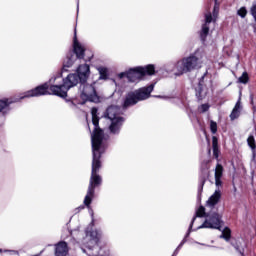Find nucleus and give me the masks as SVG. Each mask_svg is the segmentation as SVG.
I'll return each instance as SVG.
<instances>
[{
  "label": "nucleus",
  "instance_id": "1",
  "mask_svg": "<svg viewBox=\"0 0 256 256\" xmlns=\"http://www.w3.org/2000/svg\"><path fill=\"white\" fill-rule=\"evenodd\" d=\"M89 75H91V68L88 64H81L78 66L76 73L68 74L66 78L63 79L62 86H53L52 91H54V95H58L62 99L67 97V92L72 87H76L79 85L80 99L82 101L90 103H99V95L97 94V90L95 89V82L88 83L87 79H89Z\"/></svg>",
  "mask_w": 256,
  "mask_h": 256
},
{
  "label": "nucleus",
  "instance_id": "2",
  "mask_svg": "<svg viewBox=\"0 0 256 256\" xmlns=\"http://www.w3.org/2000/svg\"><path fill=\"white\" fill-rule=\"evenodd\" d=\"M103 153L104 150L103 146H101V136L94 135L92 138V171L88 191L84 198V205H86V207L91 205L93 197H95V188L103 183V179L98 174L101 169V155H103Z\"/></svg>",
  "mask_w": 256,
  "mask_h": 256
},
{
  "label": "nucleus",
  "instance_id": "3",
  "mask_svg": "<svg viewBox=\"0 0 256 256\" xmlns=\"http://www.w3.org/2000/svg\"><path fill=\"white\" fill-rule=\"evenodd\" d=\"M64 79L65 78H63V74L59 72L51 77L48 82H45L44 84L25 92L24 95L21 96L19 99L0 100V113H2V115H7V113H9V111L11 110L9 108V105H11V103H17V101L21 99H27L29 97H41L43 95H56V97H59L58 94H55L52 88L62 87Z\"/></svg>",
  "mask_w": 256,
  "mask_h": 256
},
{
  "label": "nucleus",
  "instance_id": "4",
  "mask_svg": "<svg viewBox=\"0 0 256 256\" xmlns=\"http://www.w3.org/2000/svg\"><path fill=\"white\" fill-rule=\"evenodd\" d=\"M201 65H203V56L201 55V51L196 50L194 53L180 59L176 63L166 64L162 70L168 75L181 77V75H185V73H191V71H195V69H201Z\"/></svg>",
  "mask_w": 256,
  "mask_h": 256
},
{
  "label": "nucleus",
  "instance_id": "5",
  "mask_svg": "<svg viewBox=\"0 0 256 256\" xmlns=\"http://www.w3.org/2000/svg\"><path fill=\"white\" fill-rule=\"evenodd\" d=\"M145 75H155V65L149 64L144 67L138 66L130 68L125 72L119 73L118 79H123L126 77V79H128V83H139V81H141Z\"/></svg>",
  "mask_w": 256,
  "mask_h": 256
},
{
  "label": "nucleus",
  "instance_id": "6",
  "mask_svg": "<svg viewBox=\"0 0 256 256\" xmlns=\"http://www.w3.org/2000/svg\"><path fill=\"white\" fill-rule=\"evenodd\" d=\"M123 110L119 106H109L106 110L105 117L110 120L109 132L111 135H119L123 129L125 118L122 117Z\"/></svg>",
  "mask_w": 256,
  "mask_h": 256
},
{
  "label": "nucleus",
  "instance_id": "7",
  "mask_svg": "<svg viewBox=\"0 0 256 256\" xmlns=\"http://www.w3.org/2000/svg\"><path fill=\"white\" fill-rule=\"evenodd\" d=\"M153 89H155V84H150L149 86L128 92L124 99L123 108L127 109V107H133V105H137L139 101L149 99L151 93H153Z\"/></svg>",
  "mask_w": 256,
  "mask_h": 256
},
{
  "label": "nucleus",
  "instance_id": "8",
  "mask_svg": "<svg viewBox=\"0 0 256 256\" xmlns=\"http://www.w3.org/2000/svg\"><path fill=\"white\" fill-rule=\"evenodd\" d=\"M84 57L85 47L79 43V40H77V32H74L73 49L67 53L66 59L63 62L62 71H67L69 67H73V65H75V61H77V59H83Z\"/></svg>",
  "mask_w": 256,
  "mask_h": 256
},
{
  "label": "nucleus",
  "instance_id": "9",
  "mask_svg": "<svg viewBox=\"0 0 256 256\" xmlns=\"http://www.w3.org/2000/svg\"><path fill=\"white\" fill-rule=\"evenodd\" d=\"M222 226L223 216L218 212H213V210H210L206 214L204 223L198 226L197 229H218V231H221Z\"/></svg>",
  "mask_w": 256,
  "mask_h": 256
},
{
  "label": "nucleus",
  "instance_id": "10",
  "mask_svg": "<svg viewBox=\"0 0 256 256\" xmlns=\"http://www.w3.org/2000/svg\"><path fill=\"white\" fill-rule=\"evenodd\" d=\"M215 1L213 14L211 12H208L205 14V22L202 25V29L200 31V39L203 43L207 40V35H209V25L211 23H215L217 21V16L219 15V5L217 4V0Z\"/></svg>",
  "mask_w": 256,
  "mask_h": 256
},
{
  "label": "nucleus",
  "instance_id": "11",
  "mask_svg": "<svg viewBox=\"0 0 256 256\" xmlns=\"http://www.w3.org/2000/svg\"><path fill=\"white\" fill-rule=\"evenodd\" d=\"M102 232L101 230H90L86 229V237L83 239V244L87 249H93L101 239Z\"/></svg>",
  "mask_w": 256,
  "mask_h": 256
},
{
  "label": "nucleus",
  "instance_id": "12",
  "mask_svg": "<svg viewBox=\"0 0 256 256\" xmlns=\"http://www.w3.org/2000/svg\"><path fill=\"white\" fill-rule=\"evenodd\" d=\"M99 109H97V107H93L91 109V115H92V123L94 125V131L91 135V143L93 146V137H95V135H97V137L100 136V147H103V139H104V135H103V130H101L99 128V116L97 115Z\"/></svg>",
  "mask_w": 256,
  "mask_h": 256
},
{
  "label": "nucleus",
  "instance_id": "13",
  "mask_svg": "<svg viewBox=\"0 0 256 256\" xmlns=\"http://www.w3.org/2000/svg\"><path fill=\"white\" fill-rule=\"evenodd\" d=\"M221 201V189L217 188L206 202V209L213 211L215 206Z\"/></svg>",
  "mask_w": 256,
  "mask_h": 256
},
{
  "label": "nucleus",
  "instance_id": "14",
  "mask_svg": "<svg viewBox=\"0 0 256 256\" xmlns=\"http://www.w3.org/2000/svg\"><path fill=\"white\" fill-rule=\"evenodd\" d=\"M69 253V246L67 242L60 241L55 245V255L56 256H67Z\"/></svg>",
  "mask_w": 256,
  "mask_h": 256
},
{
  "label": "nucleus",
  "instance_id": "15",
  "mask_svg": "<svg viewBox=\"0 0 256 256\" xmlns=\"http://www.w3.org/2000/svg\"><path fill=\"white\" fill-rule=\"evenodd\" d=\"M203 79H205V75L200 78V81L198 83V87L196 88V97L201 101L205 98L206 93L203 92Z\"/></svg>",
  "mask_w": 256,
  "mask_h": 256
},
{
  "label": "nucleus",
  "instance_id": "16",
  "mask_svg": "<svg viewBox=\"0 0 256 256\" xmlns=\"http://www.w3.org/2000/svg\"><path fill=\"white\" fill-rule=\"evenodd\" d=\"M239 115H241V102L238 101L230 114L231 121L238 119Z\"/></svg>",
  "mask_w": 256,
  "mask_h": 256
},
{
  "label": "nucleus",
  "instance_id": "17",
  "mask_svg": "<svg viewBox=\"0 0 256 256\" xmlns=\"http://www.w3.org/2000/svg\"><path fill=\"white\" fill-rule=\"evenodd\" d=\"M220 239H224L225 241H230L231 239V229L229 227H225L220 235Z\"/></svg>",
  "mask_w": 256,
  "mask_h": 256
},
{
  "label": "nucleus",
  "instance_id": "18",
  "mask_svg": "<svg viewBox=\"0 0 256 256\" xmlns=\"http://www.w3.org/2000/svg\"><path fill=\"white\" fill-rule=\"evenodd\" d=\"M212 147H213V156L215 157V159H219V147H217V138L216 137H213Z\"/></svg>",
  "mask_w": 256,
  "mask_h": 256
},
{
  "label": "nucleus",
  "instance_id": "19",
  "mask_svg": "<svg viewBox=\"0 0 256 256\" xmlns=\"http://www.w3.org/2000/svg\"><path fill=\"white\" fill-rule=\"evenodd\" d=\"M223 177V166L221 164H217L215 168V179H222Z\"/></svg>",
  "mask_w": 256,
  "mask_h": 256
},
{
  "label": "nucleus",
  "instance_id": "20",
  "mask_svg": "<svg viewBox=\"0 0 256 256\" xmlns=\"http://www.w3.org/2000/svg\"><path fill=\"white\" fill-rule=\"evenodd\" d=\"M195 219H196L195 217L192 218V221H191V223H190V226H189V228H188V231H187V233L185 234V236H184V238H183V239H185V243H187V238H189V235H191V232L198 230L197 228H196V229H193V225H194V223H195Z\"/></svg>",
  "mask_w": 256,
  "mask_h": 256
},
{
  "label": "nucleus",
  "instance_id": "21",
  "mask_svg": "<svg viewBox=\"0 0 256 256\" xmlns=\"http://www.w3.org/2000/svg\"><path fill=\"white\" fill-rule=\"evenodd\" d=\"M206 209H208V208H205V207H203V206H200V207L198 208V210L196 211V215H195L194 217H195L196 219H197V217H205V219H207V213L205 212Z\"/></svg>",
  "mask_w": 256,
  "mask_h": 256
},
{
  "label": "nucleus",
  "instance_id": "22",
  "mask_svg": "<svg viewBox=\"0 0 256 256\" xmlns=\"http://www.w3.org/2000/svg\"><path fill=\"white\" fill-rule=\"evenodd\" d=\"M248 146L252 150L253 153H255L256 145H255V137L253 135H250L247 139Z\"/></svg>",
  "mask_w": 256,
  "mask_h": 256
},
{
  "label": "nucleus",
  "instance_id": "23",
  "mask_svg": "<svg viewBox=\"0 0 256 256\" xmlns=\"http://www.w3.org/2000/svg\"><path fill=\"white\" fill-rule=\"evenodd\" d=\"M98 71H99V74H100V77H99V79H107V77H108V73H109V71L107 70V68H105V67H100V68H98Z\"/></svg>",
  "mask_w": 256,
  "mask_h": 256
},
{
  "label": "nucleus",
  "instance_id": "24",
  "mask_svg": "<svg viewBox=\"0 0 256 256\" xmlns=\"http://www.w3.org/2000/svg\"><path fill=\"white\" fill-rule=\"evenodd\" d=\"M238 81H239V83H243L244 85L246 83H248L249 82V75L247 74V72H243L241 77H239Z\"/></svg>",
  "mask_w": 256,
  "mask_h": 256
},
{
  "label": "nucleus",
  "instance_id": "25",
  "mask_svg": "<svg viewBox=\"0 0 256 256\" xmlns=\"http://www.w3.org/2000/svg\"><path fill=\"white\" fill-rule=\"evenodd\" d=\"M237 15H238L239 17H241L242 19H245V17H247V8L241 7V8L237 11Z\"/></svg>",
  "mask_w": 256,
  "mask_h": 256
},
{
  "label": "nucleus",
  "instance_id": "26",
  "mask_svg": "<svg viewBox=\"0 0 256 256\" xmlns=\"http://www.w3.org/2000/svg\"><path fill=\"white\" fill-rule=\"evenodd\" d=\"M210 107L211 106L207 103L202 104V105L199 106L198 111H200V113H207V111H209Z\"/></svg>",
  "mask_w": 256,
  "mask_h": 256
},
{
  "label": "nucleus",
  "instance_id": "27",
  "mask_svg": "<svg viewBox=\"0 0 256 256\" xmlns=\"http://www.w3.org/2000/svg\"><path fill=\"white\" fill-rule=\"evenodd\" d=\"M210 131L213 135H215V133H217V122L211 120L210 121Z\"/></svg>",
  "mask_w": 256,
  "mask_h": 256
},
{
  "label": "nucleus",
  "instance_id": "28",
  "mask_svg": "<svg viewBox=\"0 0 256 256\" xmlns=\"http://www.w3.org/2000/svg\"><path fill=\"white\" fill-rule=\"evenodd\" d=\"M204 186H205V178H201L200 183L198 185V195H201V193H203Z\"/></svg>",
  "mask_w": 256,
  "mask_h": 256
},
{
  "label": "nucleus",
  "instance_id": "29",
  "mask_svg": "<svg viewBox=\"0 0 256 256\" xmlns=\"http://www.w3.org/2000/svg\"><path fill=\"white\" fill-rule=\"evenodd\" d=\"M215 185L217 189H219L221 185H223V181H221V178H215Z\"/></svg>",
  "mask_w": 256,
  "mask_h": 256
},
{
  "label": "nucleus",
  "instance_id": "30",
  "mask_svg": "<svg viewBox=\"0 0 256 256\" xmlns=\"http://www.w3.org/2000/svg\"><path fill=\"white\" fill-rule=\"evenodd\" d=\"M194 243H195L196 245H202V247H215V246L207 245V244H205V243H199V242H197V241H194Z\"/></svg>",
  "mask_w": 256,
  "mask_h": 256
},
{
  "label": "nucleus",
  "instance_id": "31",
  "mask_svg": "<svg viewBox=\"0 0 256 256\" xmlns=\"http://www.w3.org/2000/svg\"><path fill=\"white\" fill-rule=\"evenodd\" d=\"M0 253H15V251H13V250H3V249H0Z\"/></svg>",
  "mask_w": 256,
  "mask_h": 256
},
{
  "label": "nucleus",
  "instance_id": "32",
  "mask_svg": "<svg viewBox=\"0 0 256 256\" xmlns=\"http://www.w3.org/2000/svg\"><path fill=\"white\" fill-rule=\"evenodd\" d=\"M85 209V206H79L78 208H76V212L79 213V211Z\"/></svg>",
  "mask_w": 256,
  "mask_h": 256
},
{
  "label": "nucleus",
  "instance_id": "33",
  "mask_svg": "<svg viewBox=\"0 0 256 256\" xmlns=\"http://www.w3.org/2000/svg\"><path fill=\"white\" fill-rule=\"evenodd\" d=\"M158 99H169V97H167V96H161V95H159V96H156Z\"/></svg>",
  "mask_w": 256,
  "mask_h": 256
},
{
  "label": "nucleus",
  "instance_id": "34",
  "mask_svg": "<svg viewBox=\"0 0 256 256\" xmlns=\"http://www.w3.org/2000/svg\"><path fill=\"white\" fill-rule=\"evenodd\" d=\"M77 13H79V0H77Z\"/></svg>",
  "mask_w": 256,
  "mask_h": 256
},
{
  "label": "nucleus",
  "instance_id": "35",
  "mask_svg": "<svg viewBox=\"0 0 256 256\" xmlns=\"http://www.w3.org/2000/svg\"><path fill=\"white\" fill-rule=\"evenodd\" d=\"M83 253H86L85 249L82 248Z\"/></svg>",
  "mask_w": 256,
  "mask_h": 256
},
{
  "label": "nucleus",
  "instance_id": "36",
  "mask_svg": "<svg viewBox=\"0 0 256 256\" xmlns=\"http://www.w3.org/2000/svg\"><path fill=\"white\" fill-rule=\"evenodd\" d=\"M93 222H94V220H93V218H92V225H93Z\"/></svg>",
  "mask_w": 256,
  "mask_h": 256
}]
</instances>
